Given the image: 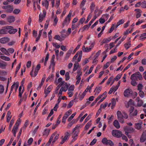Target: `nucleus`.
Instances as JSON below:
<instances>
[{"label":"nucleus","instance_id":"47","mask_svg":"<svg viewBox=\"0 0 146 146\" xmlns=\"http://www.w3.org/2000/svg\"><path fill=\"white\" fill-rule=\"evenodd\" d=\"M141 7L143 8H146V2L145 1H143L141 2Z\"/></svg>","mask_w":146,"mask_h":146},{"label":"nucleus","instance_id":"24","mask_svg":"<svg viewBox=\"0 0 146 146\" xmlns=\"http://www.w3.org/2000/svg\"><path fill=\"white\" fill-rule=\"evenodd\" d=\"M18 129V127L17 126H14L13 129L11 131L13 133V135L15 137L16 136V134L17 132V130Z\"/></svg>","mask_w":146,"mask_h":146},{"label":"nucleus","instance_id":"63","mask_svg":"<svg viewBox=\"0 0 146 146\" xmlns=\"http://www.w3.org/2000/svg\"><path fill=\"white\" fill-rule=\"evenodd\" d=\"M86 94H85V92H83L82 94L80 96V100H82L84 98Z\"/></svg>","mask_w":146,"mask_h":146},{"label":"nucleus","instance_id":"4","mask_svg":"<svg viewBox=\"0 0 146 146\" xmlns=\"http://www.w3.org/2000/svg\"><path fill=\"white\" fill-rule=\"evenodd\" d=\"M113 136L117 138L120 137L122 135V133L121 131L117 130H113L111 132Z\"/></svg>","mask_w":146,"mask_h":146},{"label":"nucleus","instance_id":"58","mask_svg":"<svg viewBox=\"0 0 146 146\" xmlns=\"http://www.w3.org/2000/svg\"><path fill=\"white\" fill-rule=\"evenodd\" d=\"M92 17V15H91V13H90L89 15H88L87 19L85 22V23L86 24L91 19Z\"/></svg>","mask_w":146,"mask_h":146},{"label":"nucleus","instance_id":"13","mask_svg":"<svg viewBox=\"0 0 146 146\" xmlns=\"http://www.w3.org/2000/svg\"><path fill=\"white\" fill-rule=\"evenodd\" d=\"M12 27L11 28L9 29V30L8 31V33L10 34H15L17 32L18 30L16 29H13V27L11 26Z\"/></svg>","mask_w":146,"mask_h":146},{"label":"nucleus","instance_id":"53","mask_svg":"<svg viewBox=\"0 0 146 146\" xmlns=\"http://www.w3.org/2000/svg\"><path fill=\"white\" fill-rule=\"evenodd\" d=\"M110 63L108 62L106 64L104 65L103 67V69L105 70L107 68L110 66Z\"/></svg>","mask_w":146,"mask_h":146},{"label":"nucleus","instance_id":"21","mask_svg":"<svg viewBox=\"0 0 146 146\" xmlns=\"http://www.w3.org/2000/svg\"><path fill=\"white\" fill-rule=\"evenodd\" d=\"M50 132V129L47 128L45 129L43 132V135L47 137L49 135Z\"/></svg>","mask_w":146,"mask_h":146},{"label":"nucleus","instance_id":"50","mask_svg":"<svg viewBox=\"0 0 146 146\" xmlns=\"http://www.w3.org/2000/svg\"><path fill=\"white\" fill-rule=\"evenodd\" d=\"M58 83H60V84L61 85H63L64 83V81H62V79L61 78H60L58 79Z\"/></svg>","mask_w":146,"mask_h":146},{"label":"nucleus","instance_id":"38","mask_svg":"<svg viewBox=\"0 0 146 146\" xmlns=\"http://www.w3.org/2000/svg\"><path fill=\"white\" fill-rule=\"evenodd\" d=\"M102 105L100 106V108L98 110V111L96 113V116L97 117L99 115L101 112L102 110Z\"/></svg>","mask_w":146,"mask_h":146},{"label":"nucleus","instance_id":"42","mask_svg":"<svg viewBox=\"0 0 146 146\" xmlns=\"http://www.w3.org/2000/svg\"><path fill=\"white\" fill-rule=\"evenodd\" d=\"M122 76V74H117L115 78L114 79V80H116L117 81L118 80L120 79V78H121Z\"/></svg>","mask_w":146,"mask_h":146},{"label":"nucleus","instance_id":"25","mask_svg":"<svg viewBox=\"0 0 146 146\" xmlns=\"http://www.w3.org/2000/svg\"><path fill=\"white\" fill-rule=\"evenodd\" d=\"M48 2L47 0H45L43 1L42 3V5L44 6L46 9H47L48 6Z\"/></svg>","mask_w":146,"mask_h":146},{"label":"nucleus","instance_id":"57","mask_svg":"<svg viewBox=\"0 0 146 146\" xmlns=\"http://www.w3.org/2000/svg\"><path fill=\"white\" fill-rule=\"evenodd\" d=\"M4 90V86L1 85H0V94L3 93Z\"/></svg>","mask_w":146,"mask_h":146},{"label":"nucleus","instance_id":"41","mask_svg":"<svg viewBox=\"0 0 146 146\" xmlns=\"http://www.w3.org/2000/svg\"><path fill=\"white\" fill-rule=\"evenodd\" d=\"M90 26H89V25H84V26L82 28V32L86 30H88Z\"/></svg>","mask_w":146,"mask_h":146},{"label":"nucleus","instance_id":"12","mask_svg":"<svg viewBox=\"0 0 146 146\" xmlns=\"http://www.w3.org/2000/svg\"><path fill=\"white\" fill-rule=\"evenodd\" d=\"M73 49V48H72L68 51L66 54V56L64 58L65 60H67L69 58L70 56V55L71 54L72 52Z\"/></svg>","mask_w":146,"mask_h":146},{"label":"nucleus","instance_id":"59","mask_svg":"<svg viewBox=\"0 0 146 146\" xmlns=\"http://www.w3.org/2000/svg\"><path fill=\"white\" fill-rule=\"evenodd\" d=\"M131 84L133 86H135L137 85V83L135 81V80H131Z\"/></svg>","mask_w":146,"mask_h":146},{"label":"nucleus","instance_id":"19","mask_svg":"<svg viewBox=\"0 0 146 146\" xmlns=\"http://www.w3.org/2000/svg\"><path fill=\"white\" fill-rule=\"evenodd\" d=\"M52 89V86L50 85L46 89H45L44 91L45 94H48L51 91Z\"/></svg>","mask_w":146,"mask_h":146},{"label":"nucleus","instance_id":"32","mask_svg":"<svg viewBox=\"0 0 146 146\" xmlns=\"http://www.w3.org/2000/svg\"><path fill=\"white\" fill-rule=\"evenodd\" d=\"M70 136V134L68 132H66L64 134V137L66 140L68 139Z\"/></svg>","mask_w":146,"mask_h":146},{"label":"nucleus","instance_id":"55","mask_svg":"<svg viewBox=\"0 0 146 146\" xmlns=\"http://www.w3.org/2000/svg\"><path fill=\"white\" fill-rule=\"evenodd\" d=\"M86 1V0H82L80 5V7L81 8H82L84 6L85 4Z\"/></svg>","mask_w":146,"mask_h":146},{"label":"nucleus","instance_id":"43","mask_svg":"<svg viewBox=\"0 0 146 146\" xmlns=\"http://www.w3.org/2000/svg\"><path fill=\"white\" fill-rule=\"evenodd\" d=\"M97 17L96 16V15H95L94 17L91 20L89 23V26H91L92 24L95 21V20L96 19Z\"/></svg>","mask_w":146,"mask_h":146},{"label":"nucleus","instance_id":"23","mask_svg":"<svg viewBox=\"0 0 146 146\" xmlns=\"http://www.w3.org/2000/svg\"><path fill=\"white\" fill-rule=\"evenodd\" d=\"M136 100L137 102V106L139 107L141 106L143 104V102L142 100H140L139 97H137Z\"/></svg>","mask_w":146,"mask_h":146},{"label":"nucleus","instance_id":"49","mask_svg":"<svg viewBox=\"0 0 146 146\" xmlns=\"http://www.w3.org/2000/svg\"><path fill=\"white\" fill-rule=\"evenodd\" d=\"M65 79L66 80H68L70 79V76L69 75V73L68 72H66L65 74Z\"/></svg>","mask_w":146,"mask_h":146},{"label":"nucleus","instance_id":"31","mask_svg":"<svg viewBox=\"0 0 146 146\" xmlns=\"http://www.w3.org/2000/svg\"><path fill=\"white\" fill-rule=\"evenodd\" d=\"M128 34V30H127L124 33V36L121 39V41H123L127 37V35Z\"/></svg>","mask_w":146,"mask_h":146},{"label":"nucleus","instance_id":"61","mask_svg":"<svg viewBox=\"0 0 146 146\" xmlns=\"http://www.w3.org/2000/svg\"><path fill=\"white\" fill-rule=\"evenodd\" d=\"M134 131V129L132 127H128V133H132Z\"/></svg>","mask_w":146,"mask_h":146},{"label":"nucleus","instance_id":"7","mask_svg":"<svg viewBox=\"0 0 146 146\" xmlns=\"http://www.w3.org/2000/svg\"><path fill=\"white\" fill-rule=\"evenodd\" d=\"M137 93L131 90L128 88V96H130L133 98H135L137 96Z\"/></svg>","mask_w":146,"mask_h":146},{"label":"nucleus","instance_id":"15","mask_svg":"<svg viewBox=\"0 0 146 146\" xmlns=\"http://www.w3.org/2000/svg\"><path fill=\"white\" fill-rule=\"evenodd\" d=\"M70 21L69 20L68 18L66 17L63 23L62 28H63L65 25L67 26L68 25Z\"/></svg>","mask_w":146,"mask_h":146},{"label":"nucleus","instance_id":"20","mask_svg":"<svg viewBox=\"0 0 146 146\" xmlns=\"http://www.w3.org/2000/svg\"><path fill=\"white\" fill-rule=\"evenodd\" d=\"M0 50L5 55L7 56H9L10 55V54L8 52V50L5 48H1Z\"/></svg>","mask_w":146,"mask_h":146},{"label":"nucleus","instance_id":"51","mask_svg":"<svg viewBox=\"0 0 146 146\" xmlns=\"http://www.w3.org/2000/svg\"><path fill=\"white\" fill-rule=\"evenodd\" d=\"M33 141V139L31 137L28 140L27 143H28V145H31Z\"/></svg>","mask_w":146,"mask_h":146},{"label":"nucleus","instance_id":"62","mask_svg":"<svg viewBox=\"0 0 146 146\" xmlns=\"http://www.w3.org/2000/svg\"><path fill=\"white\" fill-rule=\"evenodd\" d=\"M129 104L134 106V102L132 100L130 99L128 101Z\"/></svg>","mask_w":146,"mask_h":146},{"label":"nucleus","instance_id":"17","mask_svg":"<svg viewBox=\"0 0 146 146\" xmlns=\"http://www.w3.org/2000/svg\"><path fill=\"white\" fill-rule=\"evenodd\" d=\"M113 125L117 129H118L120 127L119 123L117 120H115L114 121L113 123Z\"/></svg>","mask_w":146,"mask_h":146},{"label":"nucleus","instance_id":"46","mask_svg":"<svg viewBox=\"0 0 146 146\" xmlns=\"http://www.w3.org/2000/svg\"><path fill=\"white\" fill-rule=\"evenodd\" d=\"M74 85H72L68 87V91H73L74 90Z\"/></svg>","mask_w":146,"mask_h":146},{"label":"nucleus","instance_id":"29","mask_svg":"<svg viewBox=\"0 0 146 146\" xmlns=\"http://www.w3.org/2000/svg\"><path fill=\"white\" fill-rule=\"evenodd\" d=\"M0 58L5 61H9L10 60V58L9 57L5 56H0Z\"/></svg>","mask_w":146,"mask_h":146},{"label":"nucleus","instance_id":"34","mask_svg":"<svg viewBox=\"0 0 146 146\" xmlns=\"http://www.w3.org/2000/svg\"><path fill=\"white\" fill-rule=\"evenodd\" d=\"M54 75L52 74L51 75H50L46 80V81L48 82L49 80L51 81L53 79Z\"/></svg>","mask_w":146,"mask_h":146},{"label":"nucleus","instance_id":"14","mask_svg":"<svg viewBox=\"0 0 146 146\" xmlns=\"http://www.w3.org/2000/svg\"><path fill=\"white\" fill-rule=\"evenodd\" d=\"M70 21L69 20L68 18L66 17L63 23L62 28H63L65 25L67 26L68 25Z\"/></svg>","mask_w":146,"mask_h":146},{"label":"nucleus","instance_id":"54","mask_svg":"<svg viewBox=\"0 0 146 146\" xmlns=\"http://www.w3.org/2000/svg\"><path fill=\"white\" fill-rule=\"evenodd\" d=\"M139 94L140 97L141 98H143L145 96V94L144 92L142 91H139Z\"/></svg>","mask_w":146,"mask_h":146},{"label":"nucleus","instance_id":"37","mask_svg":"<svg viewBox=\"0 0 146 146\" xmlns=\"http://www.w3.org/2000/svg\"><path fill=\"white\" fill-rule=\"evenodd\" d=\"M111 40V39H108V38H104V39L102 41V44L107 43L109 42Z\"/></svg>","mask_w":146,"mask_h":146},{"label":"nucleus","instance_id":"8","mask_svg":"<svg viewBox=\"0 0 146 146\" xmlns=\"http://www.w3.org/2000/svg\"><path fill=\"white\" fill-rule=\"evenodd\" d=\"M137 113V110H134V108L133 107H131V109L130 110V117H132L133 116H136Z\"/></svg>","mask_w":146,"mask_h":146},{"label":"nucleus","instance_id":"18","mask_svg":"<svg viewBox=\"0 0 146 146\" xmlns=\"http://www.w3.org/2000/svg\"><path fill=\"white\" fill-rule=\"evenodd\" d=\"M145 140H146V135L144 134V133H143L141 137L140 141L142 143L144 142Z\"/></svg>","mask_w":146,"mask_h":146},{"label":"nucleus","instance_id":"33","mask_svg":"<svg viewBox=\"0 0 146 146\" xmlns=\"http://www.w3.org/2000/svg\"><path fill=\"white\" fill-rule=\"evenodd\" d=\"M72 113V111L71 110H70L65 113L64 116H65L67 118L68 117L70 114H71Z\"/></svg>","mask_w":146,"mask_h":146},{"label":"nucleus","instance_id":"16","mask_svg":"<svg viewBox=\"0 0 146 146\" xmlns=\"http://www.w3.org/2000/svg\"><path fill=\"white\" fill-rule=\"evenodd\" d=\"M7 20L9 23H12L15 21V18L13 16H9L7 18Z\"/></svg>","mask_w":146,"mask_h":146},{"label":"nucleus","instance_id":"2","mask_svg":"<svg viewBox=\"0 0 146 146\" xmlns=\"http://www.w3.org/2000/svg\"><path fill=\"white\" fill-rule=\"evenodd\" d=\"M11 26H7L3 27L0 29V34H7L8 33V30L12 28Z\"/></svg>","mask_w":146,"mask_h":146},{"label":"nucleus","instance_id":"36","mask_svg":"<svg viewBox=\"0 0 146 146\" xmlns=\"http://www.w3.org/2000/svg\"><path fill=\"white\" fill-rule=\"evenodd\" d=\"M143 85L141 84H139L137 86V90L139 91H142L143 88Z\"/></svg>","mask_w":146,"mask_h":146},{"label":"nucleus","instance_id":"3","mask_svg":"<svg viewBox=\"0 0 146 146\" xmlns=\"http://www.w3.org/2000/svg\"><path fill=\"white\" fill-rule=\"evenodd\" d=\"M2 8L5 9V11L7 13H11L13 10V6L10 5L3 6L2 7Z\"/></svg>","mask_w":146,"mask_h":146},{"label":"nucleus","instance_id":"52","mask_svg":"<svg viewBox=\"0 0 146 146\" xmlns=\"http://www.w3.org/2000/svg\"><path fill=\"white\" fill-rule=\"evenodd\" d=\"M141 127V125L139 123H137L135 125V128L137 129H140Z\"/></svg>","mask_w":146,"mask_h":146},{"label":"nucleus","instance_id":"28","mask_svg":"<svg viewBox=\"0 0 146 146\" xmlns=\"http://www.w3.org/2000/svg\"><path fill=\"white\" fill-rule=\"evenodd\" d=\"M54 38L56 40H57L60 41H62L64 40V39H62L58 35H56L54 36Z\"/></svg>","mask_w":146,"mask_h":146},{"label":"nucleus","instance_id":"1","mask_svg":"<svg viewBox=\"0 0 146 146\" xmlns=\"http://www.w3.org/2000/svg\"><path fill=\"white\" fill-rule=\"evenodd\" d=\"M142 78V76L139 72L133 74L131 77V80H141Z\"/></svg>","mask_w":146,"mask_h":146},{"label":"nucleus","instance_id":"64","mask_svg":"<svg viewBox=\"0 0 146 146\" xmlns=\"http://www.w3.org/2000/svg\"><path fill=\"white\" fill-rule=\"evenodd\" d=\"M74 94L73 91H68V97H71Z\"/></svg>","mask_w":146,"mask_h":146},{"label":"nucleus","instance_id":"26","mask_svg":"<svg viewBox=\"0 0 146 146\" xmlns=\"http://www.w3.org/2000/svg\"><path fill=\"white\" fill-rule=\"evenodd\" d=\"M95 5L94 2H92L91 4L90 9L91 11V13H92L94 9Z\"/></svg>","mask_w":146,"mask_h":146},{"label":"nucleus","instance_id":"11","mask_svg":"<svg viewBox=\"0 0 146 146\" xmlns=\"http://www.w3.org/2000/svg\"><path fill=\"white\" fill-rule=\"evenodd\" d=\"M135 11L136 12V17L137 18H138L141 16V13L142 12L141 10L138 9L135 10Z\"/></svg>","mask_w":146,"mask_h":146},{"label":"nucleus","instance_id":"9","mask_svg":"<svg viewBox=\"0 0 146 146\" xmlns=\"http://www.w3.org/2000/svg\"><path fill=\"white\" fill-rule=\"evenodd\" d=\"M43 13H40L39 15V21L40 22H41L42 21L43 19L45 17L46 12L45 11H43Z\"/></svg>","mask_w":146,"mask_h":146},{"label":"nucleus","instance_id":"39","mask_svg":"<svg viewBox=\"0 0 146 146\" xmlns=\"http://www.w3.org/2000/svg\"><path fill=\"white\" fill-rule=\"evenodd\" d=\"M79 64L78 63L75 64L74 65V68L73 69V71H75L77 70L78 67L79 66Z\"/></svg>","mask_w":146,"mask_h":146},{"label":"nucleus","instance_id":"22","mask_svg":"<svg viewBox=\"0 0 146 146\" xmlns=\"http://www.w3.org/2000/svg\"><path fill=\"white\" fill-rule=\"evenodd\" d=\"M92 49V48L90 47L89 48L88 47L85 48L84 46H83L82 47V50L84 52H89L91 51Z\"/></svg>","mask_w":146,"mask_h":146},{"label":"nucleus","instance_id":"5","mask_svg":"<svg viewBox=\"0 0 146 146\" xmlns=\"http://www.w3.org/2000/svg\"><path fill=\"white\" fill-rule=\"evenodd\" d=\"M40 68V64H38L36 67V68L35 70L34 71V75L33 74V69H32L30 72V74L31 76L32 77H35L37 76L38 74V72Z\"/></svg>","mask_w":146,"mask_h":146},{"label":"nucleus","instance_id":"60","mask_svg":"<svg viewBox=\"0 0 146 146\" xmlns=\"http://www.w3.org/2000/svg\"><path fill=\"white\" fill-rule=\"evenodd\" d=\"M52 45L53 46L56 48H60V46L59 45H58L57 43L53 42L52 43Z\"/></svg>","mask_w":146,"mask_h":146},{"label":"nucleus","instance_id":"35","mask_svg":"<svg viewBox=\"0 0 146 146\" xmlns=\"http://www.w3.org/2000/svg\"><path fill=\"white\" fill-rule=\"evenodd\" d=\"M58 19L56 16H55L54 19V23L53 25L54 26L56 25L58 22Z\"/></svg>","mask_w":146,"mask_h":146},{"label":"nucleus","instance_id":"30","mask_svg":"<svg viewBox=\"0 0 146 146\" xmlns=\"http://www.w3.org/2000/svg\"><path fill=\"white\" fill-rule=\"evenodd\" d=\"M124 22V20L123 19H121L117 23V24L116 25V28L117 27L120 25L123 24Z\"/></svg>","mask_w":146,"mask_h":146},{"label":"nucleus","instance_id":"10","mask_svg":"<svg viewBox=\"0 0 146 146\" xmlns=\"http://www.w3.org/2000/svg\"><path fill=\"white\" fill-rule=\"evenodd\" d=\"M9 40V38L7 37H4L0 39V42L2 44H5L8 42Z\"/></svg>","mask_w":146,"mask_h":146},{"label":"nucleus","instance_id":"6","mask_svg":"<svg viewBox=\"0 0 146 146\" xmlns=\"http://www.w3.org/2000/svg\"><path fill=\"white\" fill-rule=\"evenodd\" d=\"M118 119L119 122L121 123H124L123 115L120 111H118L117 112Z\"/></svg>","mask_w":146,"mask_h":146},{"label":"nucleus","instance_id":"56","mask_svg":"<svg viewBox=\"0 0 146 146\" xmlns=\"http://www.w3.org/2000/svg\"><path fill=\"white\" fill-rule=\"evenodd\" d=\"M20 11V10L19 9H15L13 12L14 14H18Z\"/></svg>","mask_w":146,"mask_h":146},{"label":"nucleus","instance_id":"45","mask_svg":"<svg viewBox=\"0 0 146 146\" xmlns=\"http://www.w3.org/2000/svg\"><path fill=\"white\" fill-rule=\"evenodd\" d=\"M106 145H109L111 146H113L114 145V143L113 142L110 140H108Z\"/></svg>","mask_w":146,"mask_h":146},{"label":"nucleus","instance_id":"44","mask_svg":"<svg viewBox=\"0 0 146 146\" xmlns=\"http://www.w3.org/2000/svg\"><path fill=\"white\" fill-rule=\"evenodd\" d=\"M15 86V83H14L13 85L11 86V90L10 91L9 94V96L8 98H9L11 95V94L12 93L13 89L14 87V86Z\"/></svg>","mask_w":146,"mask_h":146},{"label":"nucleus","instance_id":"48","mask_svg":"<svg viewBox=\"0 0 146 146\" xmlns=\"http://www.w3.org/2000/svg\"><path fill=\"white\" fill-rule=\"evenodd\" d=\"M74 104V101L73 100H72L68 104V105L67 108H71L73 104Z\"/></svg>","mask_w":146,"mask_h":146},{"label":"nucleus","instance_id":"40","mask_svg":"<svg viewBox=\"0 0 146 146\" xmlns=\"http://www.w3.org/2000/svg\"><path fill=\"white\" fill-rule=\"evenodd\" d=\"M76 113L75 112L72 114L71 116L68 118V121H71L74 118V117L76 115Z\"/></svg>","mask_w":146,"mask_h":146},{"label":"nucleus","instance_id":"27","mask_svg":"<svg viewBox=\"0 0 146 146\" xmlns=\"http://www.w3.org/2000/svg\"><path fill=\"white\" fill-rule=\"evenodd\" d=\"M111 109H113L116 105V100L114 98H112L111 100Z\"/></svg>","mask_w":146,"mask_h":146}]
</instances>
